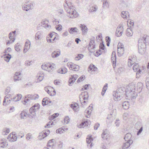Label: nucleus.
<instances>
[{"mask_svg": "<svg viewBox=\"0 0 149 149\" xmlns=\"http://www.w3.org/2000/svg\"><path fill=\"white\" fill-rule=\"evenodd\" d=\"M149 43V36L144 35L141 37L139 40L138 43V49L139 53L141 54L144 53L147 45Z\"/></svg>", "mask_w": 149, "mask_h": 149, "instance_id": "f257e3e1", "label": "nucleus"}, {"mask_svg": "<svg viewBox=\"0 0 149 149\" xmlns=\"http://www.w3.org/2000/svg\"><path fill=\"white\" fill-rule=\"evenodd\" d=\"M126 91V88L124 87H121L118 88L116 91H114L113 95L114 100L117 101L120 100L125 94Z\"/></svg>", "mask_w": 149, "mask_h": 149, "instance_id": "f03ea898", "label": "nucleus"}, {"mask_svg": "<svg viewBox=\"0 0 149 149\" xmlns=\"http://www.w3.org/2000/svg\"><path fill=\"white\" fill-rule=\"evenodd\" d=\"M137 95V93L135 91L126 90L125 92V96L127 99H134L136 98Z\"/></svg>", "mask_w": 149, "mask_h": 149, "instance_id": "7ed1b4c3", "label": "nucleus"}, {"mask_svg": "<svg viewBox=\"0 0 149 149\" xmlns=\"http://www.w3.org/2000/svg\"><path fill=\"white\" fill-rule=\"evenodd\" d=\"M40 108V105L38 103L35 104L31 107L29 110V112L33 116L36 115V112Z\"/></svg>", "mask_w": 149, "mask_h": 149, "instance_id": "20e7f679", "label": "nucleus"}, {"mask_svg": "<svg viewBox=\"0 0 149 149\" xmlns=\"http://www.w3.org/2000/svg\"><path fill=\"white\" fill-rule=\"evenodd\" d=\"M29 1L26 2L24 4V6H22V8L23 10L26 11H28L30 9H31L33 8L32 7L34 6L33 3H30L29 4H27Z\"/></svg>", "mask_w": 149, "mask_h": 149, "instance_id": "39448f33", "label": "nucleus"}, {"mask_svg": "<svg viewBox=\"0 0 149 149\" xmlns=\"http://www.w3.org/2000/svg\"><path fill=\"white\" fill-rule=\"evenodd\" d=\"M42 68L44 70L47 71L49 72L51 71L50 69L53 70L54 69V68L52 65L49 63H47L45 64L44 65H42L41 66Z\"/></svg>", "mask_w": 149, "mask_h": 149, "instance_id": "423d86ee", "label": "nucleus"}, {"mask_svg": "<svg viewBox=\"0 0 149 149\" xmlns=\"http://www.w3.org/2000/svg\"><path fill=\"white\" fill-rule=\"evenodd\" d=\"M67 66L69 67L70 70L74 71H77L79 70V65L72 63H68Z\"/></svg>", "mask_w": 149, "mask_h": 149, "instance_id": "0eeeda50", "label": "nucleus"}, {"mask_svg": "<svg viewBox=\"0 0 149 149\" xmlns=\"http://www.w3.org/2000/svg\"><path fill=\"white\" fill-rule=\"evenodd\" d=\"M91 123V122L89 120L86 119L82 121L81 123L78 126L79 128H86L87 127L88 125H89Z\"/></svg>", "mask_w": 149, "mask_h": 149, "instance_id": "6e6552de", "label": "nucleus"}, {"mask_svg": "<svg viewBox=\"0 0 149 149\" xmlns=\"http://www.w3.org/2000/svg\"><path fill=\"white\" fill-rule=\"evenodd\" d=\"M94 43V40H90L88 49L89 52L91 53H93L94 52V49H95V45Z\"/></svg>", "mask_w": 149, "mask_h": 149, "instance_id": "1a4fd4ad", "label": "nucleus"}, {"mask_svg": "<svg viewBox=\"0 0 149 149\" xmlns=\"http://www.w3.org/2000/svg\"><path fill=\"white\" fill-rule=\"evenodd\" d=\"M123 29V27H122V26L120 24L118 27L116 32V36L120 37L122 35Z\"/></svg>", "mask_w": 149, "mask_h": 149, "instance_id": "9d476101", "label": "nucleus"}, {"mask_svg": "<svg viewBox=\"0 0 149 149\" xmlns=\"http://www.w3.org/2000/svg\"><path fill=\"white\" fill-rule=\"evenodd\" d=\"M135 84L134 82H132L130 83L129 85L126 87V90L128 91H136Z\"/></svg>", "mask_w": 149, "mask_h": 149, "instance_id": "9b49d317", "label": "nucleus"}, {"mask_svg": "<svg viewBox=\"0 0 149 149\" xmlns=\"http://www.w3.org/2000/svg\"><path fill=\"white\" fill-rule=\"evenodd\" d=\"M133 141H126L125 143H123L122 146V148L123 149H126L128 148L133 143Z\"/></svg>", "mask_w": 149, "mask_h": 149, "instance_id": "f8f14e48", "label": "nucleus"}, {"mask_svg": "<svg viewBox=\"0 0 149 149\" xmlns=\"http://www.w3.org/2000/svg\"><path fill=\"white\" fill-rule=\"evenodd\" d=\"M80 27L83 34L84 35L86 34L88 31V29L86 26L84 24H80Z\"/></svg>", "mask_w": 149, "mask_h": 149, "instance_id": "ddd939ff", "label": "nucleus"}, {"mask_svg": "<svg viewBox=\"0 0 149 149\" xmlns=\"http://www.w3.org/2000/svg\"><path fill=\"white\" fill-rule=\"evenodd\" d=\"M82 96L83 97V100H88V93L87 91H85L83 92H82L81 95H79V97H80Z\"/></svg>", "mask_w": 149, "mask_h": 149, "instance_id": "4468645a", "label": "nucleus"}, {"mask_svg": "<svg viewBox=\"0 0 149 149\" xmlns=\"http://www.w3.org/2000/svg\"><path fill=\"white\" fill-rule=\"evenodd\" d=\"M126 141H133L132 138V135L130 133H128L126 134L124 138Z\"/></svg>", "mask_w": 149, "mask_h": 149, "instance_id": "2eb2a0df", "label": "nucleus"}, {"mask_svg": "<svg viewBox=\"0 0 149 149\" xmlns=\"http://www.w3.org/2000/svg\"><path fill=\"white\" fill-rule=\"evenodd\" d=\"M21 73L19 72H16L13 77V79L14 81H19L21 79Z\"/></svg>", "mask_w": 149, "mask_h": 149, "instance_id": "dca6fc26", "label": "nucleus"}, {"mask_svg": "<svg viewBox=\"0 0 149 149\" xmlns=\"http://www.w3.org/2000/svg\"><path fill=\"white\" fill-rule=\"evenodd\" d=\"M124 48L123 47H118L117 52L118 56H120L124 53Z\"/></svg>", "mask_w": 149, "mask_h": 149, "instance_id": "f3484780", "label": "nucleus"}, {"mask_svg": "<svg viewBox=\"0 0 149 149\" xmlns=\"http://www.w3.org/2000/svg\"><path fill=\"white\" fill-rule=\"evenodd\" d=\"M12 57L11 55L9 53H5L3 55L4 60L8 62Z\"/></svg>", "mask_w": 149, "mask_h": 149, "instance_id": "a211bd4d", "label": "nucleus"}, {"mask_svg": "<svg viewBox=\"0 0 149 149\" xmlns=\"http://www.w3.org/2000/svg\"><path fill=\"white\" fill-rule=\"evenodd\" d=\"M17 138L16 133L15 132H12V135L10 139H9V141L11 142H14L17 141Z\"/></svg>", "mask_w": 149, "mask_h": 149, "instance_id": "6ab92c4d", "label": "nucleus"}, {"mask_svg": "<svg viewBox=\"0 0 149 149\" xmlns=\"http://www.w3.org/2000/svg\"><path fill=\"white\" fill-rule=\"evenodd\" d=\"M97 69V68L93 64H90L88 68V71H96Z\"/></svg>", "mask_w": 149, "mask_h": 149, "instance_id": "aec40b11", "label": "nucleus"}, {"mask_svg": "<svg viewBox=\"0 0 149 149\" xmlns=\"http://www.w3.org/2000/svg\"><path fill=\"white\" fill-rule=\"evenodd\" d=\"M70 107L75 111L77 112L79 110V108L77 103H75L74 104H71Z\"/></svg>", "mask_w": 149, "mask_h": 149, "instance_id": "412c9836", "label": "nucleus"}, {"mask_svg": "<svg viewBox=\"0 0 149 149\" xmlns=\"http://www.w3.org/2000/svg\"><path fill=\"white\" fill-rule=\"evenodd\" d=\"M78 16V13L75 10H72L71 14L69 15L68 16L70 18L76 17Z\"/></svg>", "mask_w": 149, "mask_h": 149, "instance_id": "4be33fe9", "label": "nucleus"}, {"mask_svg": "<svg viewBox=\"0 0 149 149\" xmlns=\"http://www.w3.org/2000/svg\"><path fill=\"white\" fill-rule=\"evenodd\" d=\"M143 85V83L139 82L137 84V91L139 93H140L142 90Z\"/></svg>", "mask_w": 149, "mask_h": 149, "instance_id": "5701e85b", "label": "nucleus"}, {"mask_svg": "<svg viewBox=\"0 0 149 149\" xmlns=\"http://www.w3.org/2000/svg\"><path fill=\"white\" fill-rule=\"evenodd\" d=\"M61 54L60 51L59 50L57 51H54L52 54V56L53 58H56L59 56Z\"/></svg>", "mask_w": 149, "mask_h": 149, "instance_id": "b1692460", "label": "nucleus"}, {"mask_svg": "<svg viewBox=\"0 0 149 149\" xmlns=\"http://www.w3.org/2000/svg\"><path fill=\"white\" fill-rule=\"evenodd\" d=\"M127 29L126 31V35L127 36H132L133 35V31L132 29V28Z\"/></svg>", "mask_w": 149, "mask_h": 149, "instance_id": "393cba45", "label": "nucleus"}, {"mask_svg": "<svg viewBox=\"0 0 149 149\" xmlns=\"http://www.w3.org/2000/svg\"><path fill=\"white\" fill-rule=\"evenodd\" d=\"M121 16L124 19L126 18L127 16L129 17V13L127 11H123L121 13Z\"/></svg>", "mask_w": 149, "mask_h": 149, "instance_id": "a878e982", "label": "nucleus"}, {"mask_svg": "<svg viewBox=\"0 0 149 149\" xmlns=\"http://www.w3.org/2000/svg\"><path fill=\"white\" fill-rule=\"evenodd\" d=\"M68 71L67 69L65 67H63L59 69L58 71V72L62 74H65Z\"/></svg>", "mask_w": 149, "mask_h": 149, "instance_id": "bb28decb", "label": "nucleus"}, {"mask_svg": "<svg viewBox=\"0 0 149 149\" xmlns=\"http://www.w3.org/2000/svg\"><path fill=\"white\" fill-rule=\"evenodd\" d=\"M122 106L124 109H127L129 107V103L128 101H125L123 103Z\"/></svg>", "mask_w": 149, "mask_h": 149, "instance_id": "cd10ccee", "label": "nucleus"}, {"mask_svg": "<svg viewBox=\"0 0 149 149\" xmlns=\"http://www.w3.org/2000/svg\"><path fill=\"white\" fill-rule=\"evenodd\" d=\"M36 96H35L34 95H27V97L28 98H29L30 100H36L38 99L39 98V95L38 94H36Z\"/></svg>", "mask_w": 149, "mask_h": 149, "instance_id": "c85d7f7f", "label": "nucleus"}, {"mask_svg": "<svg viewBox=\"0 0 149 149\" xmlns=\"http://www.w3.org/2000/svg\"><path fill=\"white\" fill-rule=\"evenodd\" d=\"M10 95H7L5 97L3 101V105L6 106L7 105V104L6 103V100L8 99H12V98L10 97Z\"/></svg>", "mask_w": 149, "mask_h": 149, "instance_id": "c756f323", "label": "nucleus"}, {"mask_svg": "<svg viewBox=\"0 0 149 149\" xmlns=\"http://www.w3.org/2000/svg\"><path fill=\"white\" fill-rule=\"evenodd\" d=\"M78 29L76 27H71L69 29V33H73L74 32H78Z\"/></svg>", "mask_w": 149, "mask_h": 149, "instance_id": "7c9ffc66", "label": "nucleus"}, {"mask_svg": "<svg viewBox=\"0 0 149 149\" xmlns=\"http://www.w3.org/2000/svg\"><path fill=\"white\" fill-rule=\"evenodd\" d=\"M108 85V84L107 83H106L105 84V85L103 87L101 92V95L103 96L104 95L105 93L107 90V89Z\"/></svg>", "mask_w": 149, "mask_h": 149, "instance_id": "2f4dec72", "label": "nucleus"}, {"mask_svg": "<svg viewBox=\"0 0 149 149\" xmlns=\"http://www.w3.org/2000/svg\"><path fill=\"white\" fill-rule=\"evenodd\" d=\"M42 104L43 106L49 104L47 97H45L43 99L42 101Z\"/></svg>", "mask_w": 149, "mask_h": 149, "instance_id": "473e14b6", "label": "nucleus"}, {"mask_svg": "<svg viewBox=\"0 0 149 149\" xmlns=\"http://www.w3.org/2000/svg\"><path fill=\"white\" fill-rule=\"evenodd\" d=\"M10 132V129L9 128H4L2 132V134L3 135H7Z\"/></svg>", "mask_w": 149, "mask_h": 149, "instance_id": "72a5a7b5", "label": "nucleus"}, {"mask_svg": "<svg viewBox=\"0 0 149 149\" xmlns=\"http://www.w3.org/2000/svg\"><path fill=\"white\" fill-rule=\"evenodd\" d=\"M139 69H141L139 68V65L137 63H135L133 67V70L134 72H136Z\"/></svg>", "mask_w": 149, "mask_h": 149, "instance_id": "f704fd0d", "label": "nucleus"}, {"mask_svg": "<svg viewBox=\"0 0 149 149\" xmlns=\"http://www.w3.org/2000/svg\"><path fill=\"white\" fill-rule=\"evenodd\" d=\"M97 9V7L95 6H93L91 7L89 9V11L90 12H95Z\"/></svg>", "mask_w": 149, "mask_h": 149, "instance_id": "c9c22d12", "label": "nucleus"}, {"mask_svg": "<svg viewBox=\"0 0 149 149\" xmlns=\"http://www.w3.org/2000/svg\"><path fill=\"white\" fill-rule=\"evenodd\" d=\"M86 139V142L88 144H89L93 140V139L92 138L91 135H88Z\"/></svg>", "mask_w": 149, "mask_h": 149, "instance_id": "e433bc0d", "label": "nucleus"}, {"mask_svg": "<svg viewBox=\"0 0 149 149\" xmlns=\"http://www.w3.org/2000/svg\"><path fill=\"white\" fill-rule=\"evenodd\" d=\"M39 135L41 136L42 138H41V139H43L47 136L48 134L45 131H43L40 133Z\"/></svg>", "mask_w": 149, "mask_h": 149, "instance_id": "4c0bfd02", "label": "nucleus"}, {"mask_svg": "<svg viewBox=\"0 0 149 149\" xmlns=\"http://www.w3.org/2000/svg\"><path fill=\"white\" fill-rule=\"evenodd\" d=\"M27 115H28L27 113L24 111H23L20 114V118L21 119H24V117L26 116Z\"/></svg>", "mask_w": 149, "mask_h": 149, "instance_id": "58836bf2", "label": "nucleus"}, {"mask_svg": "<svg viewBox=\"0 0 149 149\" xmlns=\"http://www.w3.org/2000/svg\"><path fill=\"white\" fill-rule=\"evenodd\" d=\"M111 62L113 63V68H115L116 64V57H111Z\"/></svg>", "mask_w": 149, "mask_h": 149, "instance_id": "ea45409f", "label": "nucleus"}, {"mask_svg": "<svg viewBox=\"0 0 149 149\" xmlns=\"http://www.w3.org/2000/svg\"><path fill=\"white\" fill-rule=\"evenodd\" d=\"M42 35L40 31H38L36 34V39L38 40L40 38Z\"/></svg>", "mask_w": 149, "mask_h": 149, "instance_id": "a19ab883", "label": "nucleus"}, {"mask_svg": "<svg viewBox=\"0 0 149 149\" xmlns=\"http://www.w3.org/2000/svg\"><path fill=\"white\" fill-rule=\"evenodd\" d=\"M42 25H45V27H46L48 28L49 26L50 27V26L48 24V21L47 20H45L42 22Z\"/></svg>", "mask_w": 149, "mask_h": 149, "instance_id": "79ce46f5", "label": "nucleus"}, {"mask_svg": "<svg viewBox=\"0 0 149 149\" xmlns=\"http://www.w3.org/2000/svg\"><path fill=\"white\" fill-rule=\"evenodd\" d=\"M71 77L70 78V79L69 80L68 83L69 84V85L70 86V84L73 83L74 82H73L74 79V77L73 76V75H71Z\"/></svg>", "mask_w": 149, "mask_h": 149, "instance_id": "37998d69", "label": "nucleus"}, {"mask_svg": "<svg viewBox=\"0 0 149 149\" xmlns=\"http://www.w3.org/2000/svg\"><path fill=\"white\" fill-rule=\"evenodd\" d=\"M141 126H142L141 123L139 122H137L135 125V127L137 130H139V129Z\"/></svg>", "mask_w": 149, "mask_h": 149, "instance_id": "c03bdc74", "label": "nucleus"}, {"mask_svg": "<svg viewBox=\"0 0 149 149\" xmlns=\"http://www.w3.org/2000/svg\"><path fill=\"white\" fill-rule=\"evenodd\" d=\"M136 73V78H139L140 77V74L141 73V69H139Z\"/></svg>", "mask_w": 149, "mask_h": 149, "instance_id": "a18cd8bd", "label": "nucleus"}, {"mask_svg": "<svg viewBox=\"0 0 149 149\" xmlns=\"http://www.w3.org/2000/svg\"><path fill=\"white\" fill-rule=\"evenodd\" d=\"M8 145L7 143L6 142H1V147L4 148L6 147Z\"/></svg>", "mask_w": 149, "mask_h": 149, "instance_id": "49530a36", "label": "nucleus"}, {"mask_svg": "<svg viewBox=\"0 0 149 149\" xmlns=\"http://www.w3.org/2000/svg\"><path fill=\"white\" fill-rule=\"evenodd\" d=\"M104 132H103L102 134V137L104 140H107L108 138V136L109 135L108 134H104Z\"/></svg>", "mask_w": 149, "mask_h": 149, "instance_id": "de8ad7c7", "label": "nucleus"}, {"mask_svg": "<svg viewBox=\"0 0 149 149\" xmlns=\"http://www.w3.org/2000/svg\"><path fill=\"white\" fill-rule=\"evenodd\" d=\"M19 44L18 43H16L15 45V48L16 51L19 52L20 50V49L19 47Z\"/></svg>", "mask_w": 149, "mask_h": 149, "instance_id": "09e8293b", "label": "nucleus"}, {"mask_svg": "<svg viewBox=\"0 0 149 149\" xmlns=\"http://www.w3.org/2000/svg\"><path fill=\"white\" fill-rule=\"evenodd\" d=\"M134 62H133L132 60L130 59H128V65L129 67H130L132 66L133 64L134 63Z\"/></svg>", "mask_w": 149, "mask_h": 149, "instance_id": "8fccbe9b", "label": "nucleus"}, {"mask_svg": "<svg viewBox=\"0 0 149 149\" xmlns=\"http://www.w3.org/2000/svg\"><path fill=\"white\" fill-rule=\"evenodd\" d=\"M56 29L57 30L60 31L62 29V26L61 24H58L56 26Z\"/></svg>", "mask_w": 149, "mask_h": 149, "instance_id": "3c124183", "label": "nucleus"}, {"mask_svg": "<svg viewBox=\"0 0 149 149\" xmlns=\"http://www.w3.org/2000/svg\"><path fill=\"white\" fill-rule=\"evenodd\" d=\"M100 49H101L104 50L105 48V46L103 42L102 41V43H100L99 46Z\"/></svg>", "mask_w": 149, "mask_h": 149, "instance_id": "603ef678", "label": "nucleus"}, {"mask_svg": "<svg viewBox=\"0 0 149 149\" xmlns=\"http://www.w3.org/2000/svg\"><path fill=\"white\" fill-rule=\"evenodd\" d=\"M70 121V118L68 116H65L64 119V121L66 124H68L69 123Z\"/></svg>", "mask_w": 149, "mask_h": 149, "instance_id": "864d4df0", "label": "nucleus"}, {"mask_svg": "<svg viewBox=\"0 0 149 149\" xmlns=\"http://www.w3.org/2000/svg\"><path fill=\"white\" fill-rule=\"evenodd\" d=\"M85 77V76L84 75H82L77 80V82L79 83L81 81H83V80H84V78Z\"/></svg>", "mask_w": 149, "mask_h": 149, "instance_id": "5fc2aeb1", "label": "nucleus"}, {"mask_svg": "<svg viewBox=\"0 0 149 149\" xmlns=\"http://www.w3.org/2000/svg\"><path fill=\"white\" fill-rule=\"evenodd\" d=\"M59 115L58 113H55L53 114L50 117V119L53 120L57 117Z\"/></svg>", "mask_w": 149, "mask_h": 149, "instance_id": "6e6d98bb", "label": "nucleus"}, {"mask_svg": "<svg viewBox=\"0 0 149 149\" xmlns=\"http://www.w3.org/2000/svg\"><path fill=\"white\" fill-rule=\"evenodd\" d=\"M139 130L137 132V135L138 136L142 132L143 130V127L142 126H141L139 129L138 130Z\"/></svg>", "mask_w": 149, "mask_h": 149, "instance_id": "4d7b16f0", "label": "nucleus"}, {"mask_svg": "<svg viewBox=\"0 0 149 149\" xmlns=\"http://www.w3.org/2000/svg\"><path fill=\"white\" fill-rule=\"evenodd\" d=\"M44 77L39 75L38 78L37 79L38 81H36V83L38 82L41 81L43 79Z\"/></svg>", "mask_w": 149, "mask_h": 149, "instance_id": "13d9d810", "label": "nucleus"}, {"mask_svg": "<svg viewBox=\"0 0 149 149\" xmlns=\"http://www.w3.org/2000/svg\"><path fill=\"white\" fill-rule=\"evenodd\" d=\"M57 33H55V32H50L49 33V37H48V38H51L55 34H56Z\"/></svg>", "mask_w": 149, "mask_h": 149, "instance_id": "bf43d9fd", "label": "nucleus"}, {"mask_svg": "<svg viewBox=\"0 0 149 149\" xmlns=\"http://www.w3.org/2000/svg\"><path fill=\"white\" fill-rule=\"evenodd\" d=\"M45 90L46 91V92H47V93L50 95V96H52V94L51 93H50L51 92L49 90V89L48 87H46L45 88Z\"/></svg>", "mask_w": 149, "mask_h": 149, "instance_id": "052dcab7", "label": "nucleus"}, {"mask_svg": "<svg viewBox=\"0 0 149 149\" xmlns=\"http://www.w3.org/2000/svg\"><path fill=\"white\" fill-rule=\"evenodd\" d=\"M17 99L15 101H19L22 98V96L21 94H18L17 95Z\"/></svg>", "mask_w": 149, "mask_h": 149, "instance_id": "680f3d73", "label": "nucleus"}, {"mask_svg": "<svg viewBox=\"0 0 149 149\" xmlns=\"http://www.w3.org/2000/svg\"><path fill=\"white\" fill-rule=\"evenodd\" d=\"M92 111V110H90L89 109H87L85 111V112L86 113H87V114H88V115L90 116V115H91V112Z\"/></svg>", "mask_w": 149, "mask_h": 149, "instance_id": "e2e57ef3", "label": "nucleus"}, {"mask_svg": "<svg viewBox=\"0 0 149 149\" xmlns=\"http://www.w3.org/2000/svg\"><path fill=\"white\" fill-rule=\"evenodd\" d=\"M56 132L57 133L61 134L63 133V131L61 128H59L56 130Z\"/></svg>", "mask_w": 149, "mask_h": 149, "instance_id": "0e129e2a", "label": "nucleus"}, {"mask_svg": "<svg viewBox=\"0 0 149 149\" xmlns=\"http://www.w3.org/2000/svg\"><path fill=\"white\" fill-rule=\"evenodd\" d=\"M15 40V38H14L12 40H8L7 42V45H8V44H10L14 42Z\"/></svg>", "mask_w": 149, "mask_h": 149, "instance_id": "69168bd1", "label": "nucleus"}, {"mask_svg": "<svg viewBox=\"0 0 149 149\" xmlns=\"http://www.w3.org/2000/svg\"><path fill=\"white\" fill-rule=\"evenodd\" d=\"M100 125V124L99 123H96L94 126V129L95 130H97L98 128Z\"/></svg>", "mask_w": 149, "mask_h": 149, "instance_id": "338daca9", "label": "nucleus"}, {"mask_svg": "<svg viewBox=\"0 0 149 149\" xmlns=\"http://www.w3.org/2000/svg\"><path fill=\"white\" fill-rule=\"evenodd\" d=\"M11 49L10 47H8L7 49H6L5 51L4 52V53H8V52H10V51H11Z\"/></svg>", "mask_w": 149, "mask_h": 149, "instance_id": "774afa93", "label": "nucleus"}]
</instances>
